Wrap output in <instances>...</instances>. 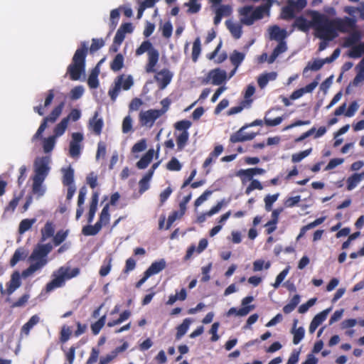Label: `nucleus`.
Masks as SVG:
<instances>
[{
    "mask_svg": "<svg viewBox=\"0 0 364 364\" xmlns=\"http://www.w3.org/2000/svg\"><path fill=\"white\" fill-rule=\"evenodd\" d=\"M356 26V20L353 18L345 17L331 19L324 14L323 24L322 40L333 41L338 36V31L347 33L354 29Z\"/></svg>",
    "mask_w": 364,
    "mask_h": 364,
    "instance_id": "1",
    "label": "nucleus"
},
{
    "mask_svg": "<svg viewBox=\"0 0 364 364\" xmlns=\"http://www.w3.org/2000/svg\"><path fill=\"white\" fill-rule=\"evenodd\" d=\"M307 14L311 17V21H308L303 16H295L292 26L304 33L308 32L311 28H313L316 36L322 40L324 14L315 10H309Z\"/></svg>",
    "mask_w": 364,
    "mask_h": 364,
    "instance_id": "2",
    "label": "nucleus"
},
{
    "mask_svg": "<svg viewBox=\"0 0 364 364\" xmlns=\"http://www.w3.org/2000/svg\"><path fill=\"white\" fill-rule=\"evenodd\" d=\"M53 248V245L50 243L38 244L29 257V259L33 262L22 272V276L26 278L46 266L48 263V255Z\"/></svg>",
    "mask_w": 364,
    "mask_h": 364,
    "instance_id": "3",
    "label": "nucleus"
},
{
    "mask_svg": "<svg viewBox=\"0 0 364 364\" xmlns=\"http://www.w3.org/2000/svg\"><path fill=\"white\" fill-rule=\"evenodd\" d=\"M88 52L86 42H82L73 57L72 63L67 68V74L71 80H80L82 74L85 71V60Z\"/></svg>",
    "mask_w": 364,
    "mask_h": 364,
    "instance_id": "4",
    "label": "nucleus"
},
{
    "mask_svg": "<svg viewBox=\"0 0 364 364\" xmlns=\"http://www.w3.org/2000/svg\"><path fill=\"white\" fill-rule=\"evenodd\" d=\"M147 53L148 62L145 66V71L147 73H152L156 71V66L159 62V53L153 47L149 41H144L136 50V55L139 56L144 53Z\"/></svg>",
    "mask_w": 364,
    "mask_h": 364,
    "instance_id": "5",
    "label": "nucleus"
},
{
    "mask_svg": "<svg viewBox=\"0 0 364 364\" xmlns=\"http://www.w3.org/2000/svg\"><path fill=\"white\" fill-rule=\"evenodd\" d=\"M79 274L80 269L78 267L70 269L69 267H60L58 270V275L46 284V291H50L55 288L63 287L65 280L75 277Z\"/></svg>",
    "mask_w": 364,
    "mask_h": 364,
    "instance_id": "6",
    "label": "nucleus"
},
{
    "mask_svg": "<svg viewBox=\"0 0 364 364\" xmlns=\"http://www.w3.org/2000/svg\"><path fill=\"white\" fill-rule=\"evenodd\" d=\"M134 81L131 75H128L125 77L124 75H120L117 76L114 82L113 87H110L108 91V95L112 102H115L121 89L124 90H128L133 85Z\"/></svg>",
    "mask_w": 364,
    "mask_h": 364,
    "instance_id": "7",
    "label": "nucleus"
},
{
    "mask_svg": "<svg viewBox=\"0 0 364 364\" xmlns=\"http://www.w3.org/2000/svg\"><path fill=\"white\" fill-rule=\"evenodd\" d=\"M306 5V0H287V5L281 9L280 18L285 21L294 19L295 14L301 11Z\"/></svg>",
    "mask_w": 364,
    "mask_h": 364,
    "instance_id": "8",
    "label": "nucleus"
},
{
    "mask_svg": "<svg viewBox=\"0 0 364 364\" xmlns=\"http://www.w3.org/2000/svg\"><path fill=\"white\" fill-rule=\"evenodd\" d=\"M64 106V102H61L59 105H58L56 107L53 108V109L48 117H46L43 119L37 132L33 136L32 141H36L42 137V134L48 126V122L54 123L61 114Z\"/></svg>",
    "mask_w": 364,
    "mask_h": 364,
    "instance_id": "9",
    "label": "nucleus"
},
{
    "mask_svg": "<svg viewBox=\"0 0 364 364\" xmlns=\"http://www.w3.org/2000/svg\"><path fill=\"white\" fill-rule=\"evenodd\" d=\"M262 124L263 121L262 119H255L250 124H246L230 136V141L232 143H237L252 140L256 136L257 133H245V129L250 127L262 126Z\"/></svg>",
    "mask_w": 364,
    "mask_h": 364,
    "instance_id": "10",
    "label": "nucleus"
},
{
    "mask_svg": "<svg viewBox=\"0 0 364 364\" xmlns=\"http://www.w3.org/2000/svg\"><path fill=\"white\" fill-rule=\"evenodd\" d=\"M84 137L80 132H74L72 134V139L69 146V154L71 157H78L81 151V142Z\"/></svg>",
    "mask_w": 364,
    "mask_h": 364,
    "instance_id": "11",
    "label": "nucleus"
},
{
    "mask_svg": "<svg viewBox=\"0 0 364 364\" xmlns=\"http://www.w3.org/2000/svg\"><path fill=\"white\" fill-rule=\"evenodd\" d=\"M270 8V6L266 4L257 7L255 10H252V12L248 18L240 20L241 23L247 26L252 25L256 20L262 18L264 14L269 11Z\"/></svg>",
    "mask_w": 364,
    "mask_h": 364,
    "instance_id": "12",
    "label": "nucleus"
},
{
    "mask_svg": "<svg viewBox=\"0 0 364 364\" xmlns=\"http://www.w3.org/2000/svg\"><path fill=\"white\" fill-rule=\"evenodd\" d=\"M154 79L161 90L165 89L171 82L173 76V73L167 68H164L160 71L154 72Z\"/></svg>",
    "mask_w": 364,
    "mask_h": 364,
    "instance_id": "13",
    "label": "nucleus"
},
{
    "mask_svg": "<svg viewBox=\"0 0 364 364\" xmlns=\"http://www.w3.org/2000/svg\"><path fill=\"white\" fill-rule=\"evenodd\" d=\"M161 115L158 109H149L139 114V122L141 125L152 127L154 122Z\"/></svg>",
    "mask_w": 364,
    "mask_h": 364,
    "instance_id": "14",
    "label": "nucleus"
},
{
    "mask_svg": "<svg viewBox=\"0 0 364 364\" xmlns=\"http://www.w3.org/2000/svg\"><path fill=\"white\" fill-rule=\"evenodd\" d=\"M21 284V275L18 271H15L11 277L9 282L7 284V288L4 289L2 284H0V291L1 294H7L9 296L11 295L14 291L18 289Z\"/></svg>",
    "mask_w": 364,
    "mask_h": 364,
    "instance_id": "15",
    "label": "nucleus"
},
{
    "mask_svg": "<svg viewBox=\"0 0 364 364\" xmlns=\"http://www.w3.org/2000/svg\"><path fill=\"white\" fill-rule=\"evenodd\" d=\"M49 167L48 161L45 158L41 159L38 161H36L35 175L33 178L44 181L48 174Z\"/></svg>",
    "mask_w": 364,
    "mask_h": 364,
    "instance_id": "16",
    "label": "nucleus"
},
{
    "mask_svg": "<svg viewBox=\"0 0 364 364\" xmlns=\"http://www.w3.org/2000/svg\"><path fill=\"white\" fill-rule=\"evenodd\" d=\"M210 78L212 80V84L215 85H221L226 79V73L219 68L213 69L208 73V78L203 81V84H207Z\"/></svg>",
    "mask_w": 364,
    "mask_h": 364,
    "instance_id": "17",
    "label": "nucleus"
},
{
    "mask_svg": "<svg viewBox=\"0 0 364 364\" xmlns=\"http://www.w3.org/2000/svg\"><path fill=\"white\" fill-rule=\"evenodd\" d=\"M329 309H326L316 314L310 323L309 333H314L316 328L326 319Z\"/></svg>",
    "mask_w": 364,
    "mask_h": 364,
    "instance_id": "18",
    "label": "nucleus"
},
{
    "mask_svg": "<svg viewBox=\"0 0 364 364\" xmlns=\"http://www.w3.org/2000/svg\"><path fill=\"white\" fill-rule=\"evenodd\" d=\"M298 323V320L296 318L294 319L293 326L291 331V333L293 334V343L294 345L299 344L301 341L304 338L305 335V330L302 326L296 328V325Z\"/></svg>",
    "mask_w": 364,
    "mask_h": 364,
    "instance_id": "19",
    "label": "nucleus"
},
{
    "mask_svg": "<svg viewBox=\"0 0 364 364\" xmlns=\"http://www.w3.org/2000/svg\"><path fill=\"white\" fill-rule=\"evenodd\" d=\"M166 266V261L164 259H161L159 261L152 262L149 267L145 271V272L150 277L151 276L161 272L164 269H165Z\"/></svg>",
    "mask_w": 364,
    "mask_h": 364,
    "instance_id": "20",
    "label": "nucleus"
},
{
    "mask_svg": "<svg viewBox=\"0 0 364 364\" xmlns=\"http://www.w3.org/2000/svg\"><path fill=\"white\" fill-rule=\"evenodd\" d=\"M97 112H96L94 117L90 120L89 124L90 129L93 132L95 135H100L103 128L104 122L102 119H97Z\"/></svg>",
    "mask_w": 364,
    "mask_h": 364,
    "instance_id": "21",
    "label": "nucleus"
},
{
    "mask_svg": "<svg viewBox=\"0 0 364 364\" xmlns=\"http://www.w3.org/2000/svg\"><path fill=\"white\" fill-rule=\"evenodd\" d=\"M154 154V150L153 149H149L146 153L136 163V167L139 169L146 168L149 164L151 162Z\"/></svg>",
    "mask_w": 364,
    "mask_h": 364,
    "instance_id": "22",
    "label": "nucleus"
},
{
    "mask_svg": "<svg viewBox=\"0 0 364 364\" xmlns=\"http://www.w3.org/2000/svg\"><path fill=\"white\" fill-rule=\"evenodd\" d=\"M277 77L276 72H270L261 74L257 78V83L261 89L264 88L269 81L274 80Z\"/></svg>",
    "mask_w": 364,
    "mask_h": 364,
    "instance_id": "23",
    "label": "nucleus"
},
{
    "mask_svg": "<svg viewBox=\"0 0 364 364\" xmlns=\"http://www.w3.org/2000/svg\"><path fill=\"white\" fill-rule=\"evenodd\" d=\"M41 242H44L47 239L53 237L55 233V225L53 222L48 221L41 230Z\"/></svg>",
    "mask_w": 364,
    "mask_h": 364,
    "instance_id": "24",
    "label": "nucleus"
},
{
    "mask_svg": "<svg viewBox=\"0 0 364 364\" xmlns=\"http://www.w3.org/2000/svg\"><path fill=\"white\" fill-rule=\"evenodd\" d=\"M63 173L62 183L65 186L74 185V169L69 166L67 168H63Z\"/></svg>",
    "mask_w": 364,
    "mask_h": 364,
    "instance_id": "25",
    "label": "nucleus"
},
{
    "mask_svg": "<svg viewBox=\"0 0 364 364\" xmlns=\"http://www.w3.org/2000/svg\"><path fill=\"white\" fill-rule=\"evenodd\" d=\"M40 321V318L38 315L32 316L29 320L21 327V333L28 336L30 331L33 327Z\"/></svg>",
    "mask_w": 364,
    "mask_h": 364,
    "instance_id": "26",
    "label": "nucleus"
},
{
    "mask_svg": "<svg viewBox=\"0 0 364 364\" xmlns=\"http://www.w3.org/2000/svg\"><path fill=\"white\" fill-rule=\"evenodd\" d=\"M40 321V318L38 315L32 316L29 320L21 327V333L28 336L30 331L33 327Z\"/></svg>",
    "mask_w": 364,
    "mask_h": 364,
    "instance_id": "27",
    "label": "nucleus"
},
{
    "mask_svg": "<svg viewBox=\"0 0 364 364\" xmlns=\"http://www.w3.org/2000/svg\"><path fill=\"white\" fill-rule=\"evenodd\" d=\"M100 74V68L98 66L94 68L87 79V85L91 89L97 88L99 86L98 75Z\"/></svg>",
    "mask_w": 364,
    "mask_h": 364,
    "instance_id": "28",
    "label": "nucleus"
},
{
    "mask_svg": "<svg viewBox=\"0 0 364 364\" xmlns=\"http://www.w3.org/2000/svg\"><path fill=\"white\" fill-rule=\"evenodd\" d=\"M175 135L176 138L177 150L181 151L185 148L188 141L189 133L188 132H181L178 134L175 133Z\"/></svg>",
    "mask_w": 364,
    "mask_h": 364,
    "instance_id": "29",
    "label": "nucleus"
},
{
    "mask_svg": "<svg viewBox=\"0 0 364 364\" xmlns=\"http://www.w3.org/2000/svg\"><path fill=\"white\" fill-rule=\"evenodd\" d=\"M287 37V31L278 26H274L270 29V38L278 41H284Z\"/></svg>",
    "mask_w": 364,
    "mask_h": 364,
    "instance_id": "30",
    "label": "nucleus"
},
{
    "mask_svg": "<svg viewBox=\"0 0 364 364\" xmlns=\"http://www.w3.org/2000/svg\"><path fill=\"white\" fill-rule=\"evenodd\" d=\"M361 35L359 31H353L344 40L343 46L346 48L356 46L355 44L360 41Z\"/></svg>",
    "mask_w": 364,
    "mask_h": 364,
    "instance_id": "31",
    "label": "nucleus"
},
{
    "mask_svg": "<svg viewBox=\"0 0 364 364\" xmlns=\"http://www.w3.org/2000/svg\"><path fill=\"white\" fill-rule=\"evenodd\" d=\"M112 257L111 255L107 256L103 260V263L100 267L99 274L102 277H106L111 271Z\"/></svg>",
    "mask_w": 364,
    "mask_h": 364,
    "instance_id": "32",
    "label": "nucleus"
},
{
    "mask_svg": "<svg viewBox=\"0 0 364 364\" xmlns=\"http://www.w3.org/2000/svg\"><path fill=\"white\" fill-rule=\"evenodd\" d=\"M226 25L234 38L239 39L242 36V27L241 25L230 23L228 21H226Z\"/></svg>",
    "mask_w": 364,
    "mask_h": 364,
    "instance_id": "33",
    "label": "nucleus"
},
{
    "mask_svg": "<svg viewBox=\"0 0 364 364\" xmlns=\"http://www.w3.org/2000/svg\"><path fill=\"white\" fill-rule=\"evenodd\" d=\"M109 204H106L102 208L99 220L97 223L101 225V228H102L103 225H107L109 223Z\"/></svg>",
    "mask_w": 364,
    "mask_h": 364,
    "instance_id": "34",
    "label": "nucleus"
},
{
    "mask_svg": "<svg viewBox=\"0 0 364 364\" xmlns=\"http://www.w3.org/2000/svg\"><path fill=\"white\" fill-rule=\"evenodd\" d=\"M324 220H325V218L321 217V218L316 219L314 221L309 223L308 225L303 226L300 229V232H299V235L297 236L296 239L299 240L301 237H302L306 234V232L309 230L312 229V228L318 226V225L321 224L324 221Z\"/></svg>",
    "mask_w": 364,
    "mask_h": 364,
    "instance_id": "35",
    "label": "nucleus"
},
{
    "mask_svg": "<svg viewBox=\"0 0 364 364\" xmlns=\"http://www.w3.org/2000/svg\"><path fill=\"white\" fill-rule=\"evenodd\" d=\"M255 309L254 305H250L249 306H243L240 308V309H237L235 307H232L229 309L228 312V315L230 316L232 314H235L236 316H245L247 315L250 311L253 310Z\"/></svg>",
    "mask_w": 364,
    "mask_h": 364,
    "instance_id": "36",
    "label": "nucleus"
},
{
    "mask_svg": "<svg viewBox=\"0 0 364 364\" xmlns=\"http://www.w3.org/2000/svg\"><path fill=\"white\" fill-rule=\"evenodd\" d=\"M299 302H300V296L299 294H295L291 298L289 303H288L283 307V309H282L283 312L285 314H290L295 309V308L298 306Z\"/></svg>",
    "mask_w": 364,
    "mask_h": 364,
    "instance_id": "37",
    "label": "nucleus"
},
{
    "mask_svg": "<svg viewBox=\"0 0 364 364\" xmlns=\"http://www.w3.org/2000/svg\"><path fill=\"white\" fill-rule=\"evenodd\" d=\"M102 229L101 225L96 223L94 225H87L82 228V233L85 236L96 235Z\"/></svg>",
    "mask_w": 364,
    "mask_h": 364,
    "instance_id": "38",
    "label": "nucleus"
},
{
    "mask_svg": "<svg viewBox=\"0 0 364 364\" xmlns=\"http://www.w3.org/2000/svg\"><path fill=\"white\" fill-rule=\"evenodd\" d=\"M26 255L27 254L23 248L16 249L10 260L11 267H14L19 261L23 260Z\"/></svg>",
    "mask_w": 364,
    "mask_h": 364,
    "instance_id": "39",
    "label": "nucleus"
},
{
    "mask_svg": "<svg viewBox=\"0 0 364 364\" xmlns=\"http://www.w3.org/2000/svg\"><path fill=\"white\" fill-rule=\"evenodd\" d=\"M245 57L243 53L235 50L230 56V60L232 65L237 69L242 63Z\"/></svg>",
    "mask_w": 364,
    "mask_h": 364,
    "instance_id": "40",
    "label": "nucleus"
},
{
    "mask_svg": "<svg viewBox=\"0 0 364 364\" xmlns=\"http://www.w3.org/2000/svg\"><path fill=\"white\" fill-rule=\"evenodd\" d=\"M191 324V320L190 318H185L182 323L177 326L176 328V339L179 340L181 338L182 336H183L187 331L188 330L189 326Z\"/></svg>",
    "mask_w": 364,
    "mask_h": 364,
    "instance_id": "41",
    "label": "nucleus"
},
{
    "mask_svg": "<svg viewBox=\"0 0 364 364\" xmlns=\"http://www.w3.org/2000/svg\"><path fill=\"white\" fill-rule=\"evenodd\" d=\"M124 66V57L121 53L115 55L113 60L110 63V68L114 72L119 71Z\"/></svg>",
    "mask_w": 364,
    "mask_h": 364,
    "instance_id": "42",
    "label": "nucleus"
},
{
    "mask_svg": "<svg viewBox=\"0 0 364 364\" xmlns=\"http://www.w3.org/2000/svg\"><path fill=\"white\" fill-rule=\"evenodd\" d=\"M230 202V198H228V199H225V198L222 199L220 201H218L215 205L212 207L208 212H206V215L208 217H210V216L216 214L217 213H218L221 210V208L223 206H226Z\"/></svg>",
    "mask_w": 364,
    "mask_h": 364,
    "instance_id": "43",
    "label": "nucleus"
},
{
    "mask_svg": "<svg viewBox=\"0 0 364 364\" xmlns=\"http://www.w3.org/2000/svg\"><path fill=\"white\" fill-rule=\"evenodd\" d=\"M230 202V198H228V199H225V198L222 199L220 201H218L215 205L212 207L208 212H206V215L208 217H210V216L216 214L217 213H218L221 210V208L223 206H226Z\"/></svg>",
    "mask_w": 364,
    "mask_h": 364,
    "instance_id": "44",
    "label": "nucleus"
},
{
    "mask_svg": "<svg viewBox=\"0 0 364 364\" xmlns=\"http://www.w3.org/2000/svg\"><path fill=\"white\" fill-rule=\"evenodd\" d=\"M364 53V43L351 47L348 56L352 58H360Z\"/></svg>",
    "mask_w": 364,
    "mask_h": 364,
    "instance_id": "45",
    "label": "nucleus"
},
{
    "mask_svg": "<svg viewBox=\"0 0 364 364\" xmlns=\"http://www.w3.org/2000/svg\"><path fill=\"white\" fill-rule=\"evenodd\" d=\"M68 235V230H58L55 235H53V245L59 246L65 240Z\"/></svg>",
    "mask_w": 364,
    "mask_h": 364,
    "instance_id": "46",
    "label": "nucleus"
},
{
    "mask_svg": "<svg viewBox=\"0 0 364 364\" xmlns=\"http://www.w3.org/2000/svg\"><path fill=\"white\" fill-rule=\"evenodd\" d=\"M184 6L188 7L187 12L191 14L198 13L201 9V4L198 0H189Z\"/></svg>",
    "mask_w": 364,
    "mask_h": 364,
    "instance_id": "47",
    "label": "nucleus"
},
{
    "mask_svg": "<svg viewBox=\"0 0 364 364\" xmlns=\"http://www.w3.org/2000/svg\"><path fill=\"white\" fill-rule=\"evenodd\" d=\"M201 52V44L200 39L199 37H197L193 43L192 48V60L193 62H197L198 57Z\"/></svg>",
    "mask_w": 364,
    "mask_h": 364,
    "instance_id": "48",
    "label": "nucleus"
},
{
    "mask_svg": "<svg viewBox=\"0 0 364 364\" xmlns=\"http://www.w3.org/2000/svg\"><path fill=\"white\" fill-rule=\"evenodd\" d=\"M36 223V219H23L20 222L18 227L19 234H23L28 230H30L32 225Z\"/></svg>",
    "mask_w": 364,
    "mask_h": 364,
    "instance_id": "49",
    "label": "nucleus"
},
{
    "mask_svg": "<svg viewBox=\"0 0 364 364\" xmlns=\"http://www.w3.org/2000/svg\"><path fill=\"white\" fill-rule=\"evenodd\" d=\"M237 176L241 178V181L243 184L247 181L253 180L252 178L254 177L251 168L247 169H240L237 171Z\"/></svg>",
    "mask_w": 364,
    "mask_h": 364,
    "instance_id": "50",
    "label": "nucleus"
},
{
    "mask_svg": "<svg viewBox=\"0 0 364 364\" xmlns=\"http://www.w3.org/2000/svg\"><path fill=\"white\" fill-rule=\"evenodd\" d=\"M68 123L67 119H63L60 123H58L54 129V136L58 137L63 135L67 127H68Z\"/></svg>",
    "mask_w": 364,
    "mask_h": 364,
    "instance_id": "51",
    "label": "nucleus"
},
{
    "mask_svg": "<svg viewBox=\"0 0 364 364\" xmlns=\"http://www.w3.org/2000/svg\"><path fill=\"white\" fill-rule=\"evenodd\" d=\"M152 177L150 176L149 174H145L143 178L139 182V192L140 194L144 193L146 191H147L149 187V181H151Z\"/></svg>",
    "mask_w": 364,
    "mask_h": 364,
    "instance_id": "52",
    "label": "nucleus"
},
{
    "mask_svg": "<svg viewBox=\"0 0 364 364\" xmlns=\"http://www.w3.org/2000/svg\"><path fill=\"white\" fill-rule=\"evenodd\" d=\"M55 136H50L43 139V148L45 153H49L53 149L55 144Z\"/></svg>",
    "mask_w": 364,
    "mask_h": 364,
    "instance_id": "53",
    "label": "nucleus"
},
{
    "mask_svg": "<svg viewBox=\"0 0 364 364\" xmlns=\"http://www.w3.org/2000/svg\"><path fill=\"white\" fill-rule=\"evenodd\" d=\"M324 65L321 59H315L313 62H309L307 65L304 69V73L311 70L313 71L319 70Z\"/></svg>",
    "mask_w": 364,
    "mask_h": 364,
    "instance_id": "54",
    "label": "nucleus"
},
{
    "mask_svg": "<svg viewBox=\"0 0 364 364\" xmlns=\"http://www.w3.org/2000/svg\"><path fill=\"white\" fill-rule=\"evenodd\" d=\"M105 315L102 316L95 323L91 325V330L94 335H97L105 323Z\"/></svg>",
    "mask_w": 364,
    "mask_h": 364,
    "instance_id": "55",
    "label": "nucleus"
},
{
    "mask_svg": "<svg viewBox=\"0 0 364 364\" xmlns=\"http://www.w3.org/2000/svg\"><path fill=\"white\" fill-rule=\"evenodd\" d=\"M72 335V331L69 326H63L60 333V342L61 343H66Z\"/></svg>",
    "mask_w": 364,
    "mask_h": 364,
    "instance_id": "56",
    "label": "nucleus"
},
{
    "mask_svg": "<svg viewBox=\"0 0 364 364\" xmlns=\"http://www.w3.org/2000/svg\"><path fill=\"white\" fill-rule=\"evenodd\" d=\"M279 196V194L277 193L273 195H267L265 196L264 200L265 203V210L267 211H270L272 209V205L277 200Z\"/></svg>",
    "mask_w": 364,
    "mask_h": 364,
    "instance_id": "57",
    "label": "nucleus"
},
{
    "mask_svg": "<svg viewBox=\"0 0 364 364\" xmlns=\"http://www.w3.org/2000/svg\"><path fill=\"white\" fill-rule=\"evenodd\" d=\"M192 123L191 121L183 119L178 121L174 124V128L178 131L188 132V129L191 127Z\"/></svg>",
    "mask_w": 364,
    "mask_h": 364,
    "instance_id": "58",
    "label": "nucleus"
},
{
    "mask_svg": "<svg viewBox=\"0 0 364 364\" xmlns=\"http://www.w3.org/2000/svg\"><path fill=\"white\" fill-rule=\"evenodd\" d=\"M347 190L348 191H352L354 189L358 184L360 182L358 176H357L355 173H353L347 179Z\"/></svg>",
    "mask_w": 364,
    "mask_h": 364,
    "instance_id": "59",
    "label": "nucleus"
},
{
    "mask_svg": "<svg viewBox=\"0 0 364 364\" xmlns=\"http://www.w3.org/2000/svg\"><path fill=\"white\" fill-rule=\"evenodd\" d=\"M312 151L311 148H309L306 150L300 151L299 153L294 154L292 155L291 161L294 163H298L301 161L302 159H304L305 157L309 156Z\"/></svg>",
    "mask_w": 364,
    "mask_h": 364,
    "instance_id": "60",
    "label": "nucleus"
},
{
    "mask_svg": "<svg viewBox=\"0 0 364 364\" xmlns=\"http://www.w3.org/2000/svg\"><path fill=\"white\" fill-rule=\"evenodd\" d=\"M99 200V193L97 191L92 193L91 201L90 203L89 212L95 214L97 210V204Z\"/></svg>",
    "mask_w": 364,
    "mask_h": 364,
    "instance_id": "61",
    "label": "nucleus"
},
{
    "mask_svg": "<svg viewBox=\"0 0 364 364\" xmlns=\"http://www.w3.org/2000/svg\"><path fill=\"white\" fill-rule=\"evenodd\" d=\"M99 200V193L97 191L92 193L91 201L90 203L89 212L95 214L97 210V204Z\"/></svg>",
    "mask_w": 364,
    "mask_h": 364,
    "instance_id": "62",
    "label": "nucleus"
},
{
    "mask_svg": "<svg viewBox=\"0 0 364 364\" xmlns=\"http://www.w3.org/2000/svg\"><path fill=\"white\" fill-rule=\"evenodd\" d=\"M182 165L179 162V161L175 158L172 157L171 159L166 164V168L169 171H178L181 169Z\"/></svg>",
    "mask_w": 364,
    "mask_h": 364,
    "instance_id": "63",
    "label": "nucleus"
},
{
    "mask_svg": "<svg viewBox=\"0 0 364 364\" xmlns=\"http://www.w3.org/2000/svg\"><path fill=\"white\" fill-rule=\"evenodd\" d=\"M270 267V262H264L263 259H257L253 262V271L259 272L262 270L263 268L268 269Z\"/></svg>",
    "mask_w": 364,
    "mask_h": 364,
    "instance_id": "64",
    "label": "nucleus"
}]
</instances>
